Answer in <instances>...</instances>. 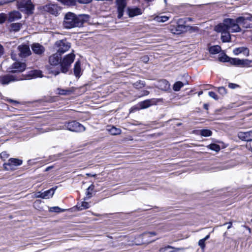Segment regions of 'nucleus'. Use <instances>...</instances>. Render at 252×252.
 <instances>
[{
    "instance_id": "nucleus-50",
    "label": "nucleus",
    "mask_w": 252,
    "mask_h": 252,
    "mask_svg": "<svg viewBox=\"0 0 252 252\" xmlns=\"http://www.w3.org/2000/svg\"><path fill=\"white\" fill-rule=\"evenodd\" d=\"M14 0H0V5H2L9 2H12Z\"/></svg>"
},
{
    "instance_id": "nucleus-16",
    "label": "nucleus",
    "mask_w": 252,
    "mask_h": 252,
    "mask_svg": "<svg viewBox=\"0 0 252 252\" xmlns=\"http://www.w3.org/2000/svg\"><path fill=\"white\" fill-rule=\"evenodd\" d=\"M19 55L21 58H26L31 54L30 47L27 45H20L18 47Z\"/></svg>"
},
{
    "instance_id": "nucleus-1",
    "label": "nucleus",
    "mask_w": 252,
    "mask_h": 252,
    "mask_svg": "<svg viewBox=\"0 0 252 252\" xmlns=\"http://www.w3.org/2000/svg\"><path fill=\"white\" fill-rule=\"evenodd\" d=\"M89 19L88 15L82 14L77 16L72 12H68L64 16L63 26L66 29L81 27Z\"/></svg>"
},
{
    "instance_id": "nucleus-39",
    "label": "nucleus",
    "mask_w": 252,
    "mask_h": 252,
    "mask_svg": "<svg viewBox=\"0 0 252 252\" xmlns=\"http://www.w3.org/2000/svg\"><path fill=\"white\" fill-rule=\"evenodd\" d=\"M171 249H173V248L170 246H168L160 249L159 251V252H176L174 250H169Z\"/></svg>"
},
{
    "instance_id": "nucleus-25",
    "label": "nucleus",
    "mask_w": 252,
    "mask_h": 252,
    "mask_svg": "<svg viewBox=\"0 0 252 252\" xmlns=\"http://www.w3.org/2000/svg\"><path fill=\"white\" fill-rule=\"evenodd\" d=\"M56 189L57 187H56L55 188H53L43 192L42 198L49 199L51 198L54 195L55 190Z\"/></svg>"
},
{
    "instance_id": "nucleus-45",
    "label": "nucleus",
    "mask_w": 252,
    "mask_h": 252,
    "mask_svg": "<svg viewBox=\"0 0 252 252\" xmlns=\"http://www.w3.org/2000/svg\"><path fill=\"white\" fill-rule=\"evenodd\" d=\"M218 92L220 94L222 95L226 94V89L223 87H219L218 88Z\"/></svg>"
},
{
    "instance_id": "nucleus-51",
    "label": "nucleus",
    "mask_w": 252,
    "mask_h": 252,
    "mask_svg": "<svg viewBox=\"0 0 252 252\" xmlns=\"http://www.w3.org/2000/svg\"><path fill=\"white\" fill-rule=\"evenodd\" d=\"M92 195V193L90 192V190H87L86 192V197L84 198L85 200L89 199L90 198H91Z\"/></svg>"
},
{
    "instance_id": "nucleus-31",
    "label": "nucleus",
    "mask_w": 252,
    "mask_h": 252,
    "mask_svg": "<svg viewBox=\"0 0 252 252\" xmlns=\"http://www.w3.org/2000/svg\"><path fill=\"white\" fill-rule=\"evenodd\" d=\"M169 17L166 16H158L155 18V20L159 23H163L169 19Z\"/></svg>"
},
{
    "instance_id": "nucleus-22",
    "label": "nucleus",
    "mask_w": 252,
    "mask_h": 252,
    "mask_svg": "<svg viewBox=\"0 0 252 252\" xmlns=\"http://www.w3.org/2000/svg\"><path fill=\"white\" fill-rule=\"evenodd\" d=\"M21 14L18 11H14L9 14L8 21L10 22L15 21L21 18Z\"/></svg>"
},
{
    "instance_id": "nucleus-60",
    "label": "nucleus",
    "mask_w": 252,
    "mask_h": 252,
    "mask_svg": "<svg viewBox=\"0 0 252 252\" xmlns=\"http://www.w3.org/2000/svg\"><path fill=\"white\" fill-rule=\"evenodd\" d=\"M87 176H92V177H95L96 176V174H94V175H92L90 173H87L86 174Z\"/></svg>"
},
{
    "instance_id": "nucleus-42",
    "label": "nucleus",
    "mask_w": 252,
    "mask_h": 252,
    "mask_svg": "<svg viewBox=\"0 0 252 252\" xmlns=\"http://www.w3.org/2000/svg\"><path fill=\"white\" fill-rule=\"evenodd\" d=\"M0 158L3 160H5L6 159H7L9 157V155L8 154H7L6 152L4 151V152H2L0 154Z\"/></svg>"
},
{
    "instance_id": "nucleus-55",
    "label": "nucleus",
    "mask_w": 252,
    "mask_h": 252,
    "mask_svg": "<svg viewBox=\"0 0 252 252\" xmlns=\"http://www.w3.org/2000/svg\"><path fill=\"white\" fill-rule=\"evenodd\" d=\"M7 101L10 103H16V104L19 103V102L18 101H17L16 100H12L11 99H8L7 100Z\"/></svg>"
},
{
    "instance_id": "nucleus-54",
    "label": "nucleus",
    "mask_w": 252,
    "mask_h": 252,
    "mask_svg": "<svg viewBox=\"0 0 252 252\" xmlns=\"http://www.w3.org/2000/svg\"><path fill=\"white\" fill-rule=\"evenodd\" d=\"M43 195V192L40 191L37 192L35 194V197L36 198H41Z\"/></svg>"
},
{
    "instance_id": "nucleus-47",
    "label": "nucleus",
    "mask_w": 252,
    "mask_h": 252,
    "mask_svg": "<svg viewBox=\"0 0 252 252\" xmlns=\"http://www.w3.org/2000/svg\"><path fill=\"white\" fill-rule=\"evenodd\" d=\"M228 86V87L231 89H235L239 87V86L238 85L232 83H229Z\"/></svg>"
},
{
    "instance_id": "nucleus-24",
    "label": "nucleus",
    "mask_w": 252,
    "mask_h": 252,
    "mask_svg": "<svg viewBox=\"0 0 252 252\" xmlns=\"http://www.w3.org/2000/svg\"><path fill=\"white\" fill-rule=\"evenodd\" d=\"M28 79H31L32 78H35L38 77H42V72L38 70H31L29 72L27 75Z\"/></svg>"
},
{
    "instance_id": "nucleus-37",
    "label": "nucleus",
    "mask_w": 252,
    "mask_h": 252,
    "mask_svg": "<svg viewBox=\"0 0 252 252\" xmlns=\"http://www.w3.org/2000/svg\"><path fill=\"white\" fill-rule=\"evenodd\" d=\"M211 150L215 151L216 152H218L220 150V147L219 145L216 144H211L208 146Z\"/></svg>"
},
{
    "instance_id": "nucleus-20",
    "label": "nucleus",
    "mask_w": 252,
    "mask_h": 252,
    "mask_svg": "<svg viewBox=\"0 0 252 252\" xmlns=\"http://www.w3.org/2000/svg\"><path fill=\"white\" fill-rule=\"evenodd\" d=\"M127 12L129 17H133L142 13V10L137 7L130 8L128 7L127 9Z\"/></svg>"
},
{
    "instance_id": "nucleus-19",
    "label": "nucleus",
    "mask_w": 252,
    "mask_h": 252,
    "mask_svg": "<svg viewBox=\"0 0 252 252\" xmlns=\"http://www.w3.org/2000/svg\"><path fill=\"white\" fill-rule=\"evenodd\" d=\"M32 49L34 53L41 55L45 51L44 47L39 43H34L32 46Z\"/></svg>"
},
{
    "instance_id": "nucleus-36",
    "label": "nucleus",
    "mask_w": 252,
    "mask_h": 252,
    "mask_svg": "<svg viewBox=\"0 0 252 252\" xmlns=\"http://www.w3.org/2000/svg\"><path fill=\"white\" fill-rule=\"evenodd\" d=\"M212 134V131L209 129H202L200 130V134L204 137L210 136Z\"/></svg>"
},
{
    "instance_id": "nucleus-5",
    "label": "nucleus",
    "mask_w": 252,
    "mask_h": 252,
    "mask_svg": "<svg viewBox=\"0 0 252 252\" xmlns=\"http://www.w3.org/2000/svg\"><path fill=\"white\" fill-rule=\"evenodd\" d=\"M17 6L21 11H25L28 14L32 13L34 6L31 0H19L17 1Z\"/></svg>"
},
{
    "instance_id": "nucleus-64",
    "label": "nucleus",
    "mask_w": 252,
    "mask_h": 252,
    "mask_svg": "<svg viewBox=\"0 0 252 252\" xmlns=\"http://www.w3.org/2000/svg\"><path fill=\"white\" fill-rule=\"evenodd\" d=\"M231 226V223L230 222V225H228V226L227 227V229H229Z\"/></svg>"
},
{
    "instance_id": "nucleus-26",
    "label": "nucleus",
    "mask_w": 252,
    "mask_h": 252,
    "mask_svg": "<svg viewBox=\"0 0 252 252\" xmlns=\"http://www.w3.org/2000/svg\"><path fill=\"white\" fill-rule=\"evenodd\" d=\"M158 87L161 90L163 91H167L170 88V84L169 82L166 80H161L158 82Z\"/></svg>"
},
{
    "instance_id": "nucleus-62",
    "label": "nucleus",
    "mask_w": 252,
    "mask_h": 252,
    "mask_svg": "<svg viewBox=\"0 0 252 252\" xmlns=\"http://www.w3.org/2000/svg\"><path fill=\"white\" fill-rule=\"evenodd\" d=\"M203 94V92L202 91H200L198 93V96H200V95H201L202 94Z\"/></svg>"
},
{
    "instance_id": "nucleus-57",
    "label": "nucleus",
    "mask_w": 252,
    "mask_h": 252,
    "mask_svg": "<svg viewBox=\"0 0 252 252\" xmlns=\"http://www.w3.org/2000/svg\"><path fill=\"white\" fill-rule=\"evenodd\" d=\"M53 168V166H48L47 167L45 170V171H49L50 170H51V169H52Z\"/></svg>"
},
{
    "instance_id": "nucleus-46",
    "label": "nucleus",
    "mask_w": 252,
    "mask_h": 252,
    "mask_svg": "<svg viewBox=\"0 0 252 252\" xmlns=\"http://www.w3.org/2000/svg\"><path fill=\"white\" fill-rule=\"evenodd\" d=\"M209 95L212 98H214L215 100H218L219 99L217 95L214 92H209L208 93Z\"/></svg>"
},
{
    "instance_id": "nucleus-48",
    "label": "nucleus",
    "mask_w": 252,
    "mask_h": 252,
    "mask_svg": "<svg viewBox=\"0 0 252 252\" xmlns=\"http://www.w3.org/2000/svg\"><path fill=\"white\" fill-rule=\"evenodd\" d=\"M91 1L92 0H74V4L76 1L80 3H88Z\"/></svg>"
},
{
    "instance_id": "nucleus-53",
    "label": "nucleus",
    "mask_w": 252,
    "mask_h": 252,
    "mask_svg": "<svg viewBox=\"0 0 252 252\" xmlns=\"http://www.w3.org/2000/svg\"><path fill=\"white\" fill-rule=\"evenodd\" d=\"M141 61L144 63H147L149 61V57L147 56H145L141 58Z\"/></svg>"
},
{
    "instance_id": "nucleus-14",
    "label": "nucleus",
    "mask_w": 252,
    "mask_h": 252,
    "mask_svg": "<svg viewBox=\"0 0 252 252\" xmlns=\"http://www.w3.org/2000/svg\"><path fill=\"white\" fill-rule=\"evenodd\" d=\"M118 11V18L121 19L124 15V10L126 6V0H116Z\"/></svg>"
},
{
    "instance_id": "nucleus-7",
    "label": "nucleus",
    "mask_w": 252,
    "mask_h": 252,
    "mask_svg": "<svg viewBox=\"0 0 252 252\" xmlns=\"http://www.w3.org/2000/svg\"><path fill=\"white\" fill-rule=\"evenodd\" d=\"M62 61V55L56 52L49 57V65L47 66L49 73L50 72V67H52V69H54V67L57 66L58 67L60 65Z\"/></svg>"
},
{
    "instance_id": "nucleus-27",
    "label": "nucleus",
    "mask_w": 252,
    "mask_h": 252,
    "mask_svg": "<svg viewBox=\"0 0 252 252\" xmlns=\"http://www.w3.org/2000/svg\"><path fill=\"white\" fill-rule=\"evenodd\" d=\"M74 73L77 77H79L81 75V66L79 61H77L74 64Z\"/></svg>"
},
{
    "instance_id": "nucleus-29",
    "label": "nucleus",
    "mask_w": 252,
    "mask_h": 252,
    "mask_svg": "<svg viewBox=\"0 0 252 252\" xmlns=\"http://www.w3.org/2000/svg\"><path fill=\"white\" fill-rule=\"evenodd\" d=\"M209 52L212 54H216L221 51V47L219 45L211 46L209 49Z\"/></svg>"
},
{
    "instance_id": "nucleus-63",
    "label": "nucleus",
    "mask_w": 252,
    "mask_h": 252,
    "mask_svg": "<svg viewBox=\"0 0 252 252\" xmlns=\"http://www.w3.org/2000/svg\"><path fill=\"white\" fill-rule=\"evenodd\" d=\"M149 92H148V91H145L144 94H145V95H147V94H149Z\"/></svg>"
},
{
    "instance_id": "nucleus-10",
    "label": "nucleus",
    "mask_w": 252,
    "mask_h": 252,
    "mask_svg": "<svg viewBox=\"0 0 252 252\" xmlns=\"http://www.w3.org/2000/svg\"><path fill=\"white\" fill-rule=\"evenodd\" d=\"M22 160L18 158H10L7 162L4 163L3 164V167L5 170H14L13 166H17L20 165L22 164Z\"/></svg>"
},
{
    "instance_id": "nucleus-49",
    "label": "nucleus",
    "mask_w": 252,
    "mask_h": 252,
    "mask_svg": "<svg viewBox=\"0 0 252 252\" xmlns=\"http://www.w3.org/2000/svg\"><path fill=\"white\" fill-rule=\"evenodd\" d=\"M155 232H146L143 234V236L145 237H149L156 235Z\"/></svg>"
},
{
    "instance_id": "nucleus-2",
    "label": "nucleus",
    "mask_w": 252,
    "mask_h": 252,
    "mask_svg": "<svg viewBox=\"0 0 252 252\" xmlns=\"http://www.w3.org/2000/svg\"><path fill=\"white\" fill-rule=\"evenodd\" d=\"M75 57L73 51L70 54L64 56L63 58L60 65L56 69H52V67H50V72L55 76L60 74L61 72L66 73L71 67V64L74 62Z\"/></svg>"
},
{
    "instance_id": "nucleus-18",
    "label": "nucleus",
    "mask_w": 252,
    "mask_h": 252,
    "mask_svg": "<svg viewBox=\"0 0 252 252\" xmlns=\"http://www.w3.org/2000/svg\"><path fill=\"white\" fill-rule=\"evenodd\" d=\"M238 137L242 140L246 141H252V131L247 132H239L238 133Z\"/></svg>"
},
{
    "instance_id": "nucleus-28",
    "label": "nucleus",
    "mask_w": 252,
    "mask_h": 252,
    "mask_svg": "<svg viewBox=\"0 0 252 252\" xmlns=\"http://www.w3.org/2000/svg\"><path fill=\"white\" fill-rule=\"evenodd\" d=\"M221 39L223 42H229L231 39L229 31L221 33Z\"/></svg>"
},
{
    "instance_id": "nucleus-40",
    "label": "nucleus",
    "mask_w": 252,
    "mask_h": 252,
    "mask_svg": "<svg viewBox=\"0 0 252 252\" xmlns=\"http://www.w3.org/2000/svg\"><path fill=\"white\" fill-rule=\"evenodd\" d=\"M65 210V209H62L59 207H53L50 209V211L51 212H55L57 213L64 212Z\"/></svg>"
},
{
    "instance_id": "nucleus-59",
    "label": "nucleus",
    "mask_w": 252,
    "mask_h": 252,
    "mask_svg": "<svg viewBox=\"0 0 252 252\" xmlns=\"http://www.w3.org/2000/svg\"><path fill=\"white\" fill-rule=\"evenodd\" d=\"M210 238V234L207 235L205 238H203V239L205 241H206Z\"/></svg>"
},
{
    "instance_id": "nucleus-6",
    "label": "nucleus",
    "mask_w": 252,
    "mask_h": 252,
    "mask_svg": "<svg viewBox=\"0 0 252 252\" xmlns=\"http://www.w3.org/2000/svg\"><path fill=\"white\" fill-rule=\"evenodd\" d=\"M55 47L57 52L62 55L69 50L71 47V44L66 40H61L56 42Z\"/></svg>"
},
{
    "instance_id": "nucleus-61",
    "label": "nucleus",
    "mask_w": 252,
    "mask_h": 252,
    "mask_svg": "<svg viewBox=\"0 0 252 252\" xmlns=\"http://www.w3.org/2000/svg\"><path fill=\"white\" fill-rule=\"evenodd\" d=\"M208 107V105L207 104H204V108L207 110Z\"/></svg>"
},
{
    "instance_id": "nucleus-33",
    "label": "nucleus",
    "mask_w": 252,
    "mask_h": 252,
    "mask_svg": "<svg viewBox=\"0 0 252 252\" xmlns=\"http://www.w3.org/2000/svg\"><path fill=\"white\" fill-rule=\"evenodd\" d=\"M22 27V24L19 23H12L10 25L11 30L14 32H18Z\"/></svg>"
},
{
    "instance_id": "nucleus-43",
    "label": "nucleus",
    "mask_w": 252,
    "mask_h": 252,
    "mask_svg": "<svg viewBox=\"0 0 252 252\" xmlns=\"http://www.w3.org/2000/svg\"><path fill=\"white\" fill-rule=\"evenodd\" d=\"M7 18L6 15L4 13L0 14V24L3 23L5 22Z\"/></svg>"
},
{
    "instance_id": "nucleus-58",
    "label": "nucleus",
    "mask_w": 252,
    "mask_h": 252,
    "mask_svg": "<svg viewBox=\"0 0 252 252\" xmlns=\"http://www.w3.org/2000/svg\"><path fill=\"white\" fill-rule=\"evenodd\" d=\"M94 189V186L91 185L90 186L88 189L87 190H92Z\"/></svg>"
},
{
    "instance_id": "nucleus-3",
    "label": "nucleus",
    "mask_w": 252,
    "mask_h": 252,
    "mask_svg": "<svg viewBox=\"0 0 252 252\" xmlns=\"http://www.w3.org/2000/svg\"><path fill=\"white\" fill-rule=\"evenodd\" d=\"M60 128L67 129L69 131L76 132H81L85 130V127L75 121L66 123L62 126H61Z\"/></svg>"
},
{
    "instance_id": "nucleus-12",
    "label": "nucleus",
    "mask_w": 252,
    "mask_h": 252,
    "mask_svg": "<svg viewBox=\"0 0 252 252\" xmlns=\"http://www.w3.org/2000/svg\"><path fill=\"white\" fill-rule=\"evenodd\" d=\"M22 78H20L16 76L10 74H6L0 77V82L2 85H8L9 83L19 80H22Z\"/></svg>"
},
{
    "instance_id": "nucleus-52",
    "label": "nucleus",
    "mask_w": 252,
    "mask_h": 252,
    "mask_svg": "<svg viewBox=\"0 0 252 252\" xmlns=\"http://www.w3.org/2000/svg\"><path fill=\"white\" fill-rule=\"evenodd\" d=\"M4 49L2 45L0 44V58L4 54Z\"/></svg>"
},
{
    "instance_id": "nucleus-17",
    "label": "nucleus",
    "mask_w": 252,
    "mask_h": 252,
    "mask_svg": "<svg viewBox=\"0 0 252 252\" xmlns=\"http://www.w3.org/2000/svg\"><path fill=\"white\" fill-rule=\"evenodd\" d=\"M226 21V19H225L223 20V23H220L215 27V31L218 32L223 33L224 32L229 31V25L225 23V21Z\"/></svg>"
},
{
    "instance_id": "nucleus-9",
    "label": "nucleus",
    "mask_w": 252,
    "mask_h": 252,
    "mask_svg": "<svg viewBox=\"0 0 252 252\" xmlns=\"http://www.w3.org/2000/svg\"><path fill=\"white\" fill-rule=\"evenodd\" d=\"M26 68V64L24 63L16 62L9 68L8 71L11 73L21 72L24 71Z\"/></svg>"
},
{
    "instance_id": "nucleus-30",
    "label": "nucleus",
    "mask_w": 252,
    "mask_h": 252,
    "mask_svg": "<svg viewBox=\"0 0 252 252\" xmlns=\"http://www.w3.org/2000/svg\"><path fill=\"white\" fill-rule=\"evenodd\" d=\"M107 130L112 135H118L121 133V130L115 126H112L111 128L107 129Z\"/></svg>"
},
{
    "instance_id": "nucleus-41",
    "label": "nucleus",
    "mask_w": 252,
    "mask_h": 252,
    "mask_svg": "<svg viewBox=\"0 0 252 252\" xmlns=\"http://www.w3.org/2000/svg\"><path fill=\"white\" fill-rule=\"evenodd\" d=\"M89 207H90L89 204L88 202H85V201L82 202V204H81V206L78 207L79 209L80 210H82L83 209H87V208H89Z\"/></svg>"
},
{
    "instance_id": "nucleus-35",
    "label": "nucleus",
    "mask_w": 252,
    "mask_h": 252,
    "mask_svg": "<svg viewBox=\"0 0 252 252\" xmlns=\"http://www.w3.org/2000/svg\"><path fill=\"white\" fill-rule=\"evenodd\" d=\"M145 85L144 82L141 80H139L133 84V87L136 89H141L144 87Z\"/></svg>"
},
{
    "instance_id": "nucleus-38",
    "label": "nucleus",
    "mask_w": 252,
    "mask_h": 252,
    "mask_svg": "<svg viewBox=\"0 0 252 252\" xmlns=\"http://www.w3.org/2000/svg\"><path fill=\"white\" fill-rule=\"evenodd\" d=\"M62 3L66 5H74V0H58Z\"/></svg>"
},
{
    "instance_id": "nucleus-8",
    "label": "nucleus",
    "mask_w": 252,
    "mask_h": 252,
    "mask_svg": "<svg viewBox=\"0 0 252 252\" xmlns=\"http://www.w3.org/2000/svg\"><path fill=\"white\" fill-rule=\"evenodd\" d=\"M237 22L244 28H252V16H240L237 18Z\"/></svg>"
},
{
    "instance_id": "nucleus-32",
    "label": "nucleus",
    "mask_w": 252,
    "mask_h": 252,
    "mask_svg": "<svg viewBox=\"0 0 252 252\" xmlns=\"http://www.w3.org/2000/svg\"><path fill=\"white\" fill-rule=\"evenodd\" d=\"M58 94L61 95H69L72 94L73 91L71 89L64 90L58 89Z\"/></svg>"
},
{
    "instance_id": "nucleus-56",
    "label": "nucleus",
    "mask_w": 252,
    "mask_h": 252,
    "mask_svg": "<svg viewBox=\"0 0 252 252\" xmlns=\"http://www.w3.org/2000/svg\"><path fill=\"white\" fill-rule=\"evenodd\" d=\"M182 19H185L186 20V23L188 21H192V18H182Z\"/></svg>"
},
{
    "instance_id": "nucleus-13",
    "label": "nucleus",
    "mask_w": 252,
    "mask_h": 252,
    "mask_svg": "<svg viewBox=\"0 0 252 252\" xmlns=\"http://www.w3.org/2000/svg\"><path fill=\"white\" fill-rule=\"evenodd\" d=\"M231 64L240 66L241 67H249L251 63H252V60L248 59H239L237 58L231 59L229 60Z\"/></svg>"
},
{
    "instance_id": "nucleus-15",
    "label": "nucleus",
    "mask_w": 252,
    "mask_h": 252,
    "mask_svg": "<svg viewBox=\"0 0 252 252\" xmlns=\"http://www.w3.org/2000/svg\"><path fill=\"white\" fill-rule=\"evenodd\" d=\"M43 9L44 11L49 12V13L57 15L60 8L57 4L50 3L46 4L43 7Z\"/></svg>"
},
{
    "instance_id": "nucleus-11",
    "label": "nucleus",
    "mask_w": 252,
    "mask_h": 252,
    "mask_svg": "<svg viewBox=\"0 0 252 252\" xmlns=\"http://www.w3.org/2000/svg\"><path fill=\"white\" fill-rule=\"evenodd\" d=\"M225 23L229 25V31L232 32H240L241 30L240 25L237 22V19L236 20L227 18L225 21Z\"/></svg>"
},
{
    "instance_id": "nucleus-23",
    "label": "nucleus",
    "mask_w": 252,
    "mask_h": 252,
    "mask_svg": "<svg viewBox=\"0 0 252 252\" xmlns=\"http://www.w3.org/2000/svg\"><path fill=\"white\" fill-rule=\"evenodd\" d=\"M233 53L236 55H238L240 53H243L244 55L248 56L249 54V50L247 48L241 47L234 49Z\"/></svg>"
},
{
    "instance_id": "nucleus-44",
    "label": "nucleus",
    "mask_w": 252,
    "mask_h": 252,
    "mask_svg": "<svg viewBox=\"0 0 252 252\" xmlns=\"http://www.w3.org/2000/svg\"><path fill=\"white\" fill-rule=\"evenodd\" d=\"M205 241L203 239H200L198 242V245L202 250L204 249L205 247Z\"/></svg>"
},
{
    "instance_id": "nucleus-4",
    "label": "nucleus",
    "mask_w": 252,
    "mask_h": 252,
    "mask_svg": "<svg viewBox=\"0 0 252 252\" xmlns=\"http://www.w3.org/2000/svg\"><path fill=\"white\" fill-rule=\"evenodd\" d=\"M186 20L179 19L176 25H170L169 30L173 34H179L187 31L188 27L185 25Z\"/></svg>"
},
{
    "instance_id": "nucleus-21",
    "label": "nucleus",
    "mask_w": 252,
    "mask_h": 252,
    "mask_svg": "<svg viewBox=\"0 0 252 252\" xmlns=\"http://www.w3.org/2000/svg\"><path fill=\"white\" fill-rule=\"evenodd\" d=\"M156 101L155 99H147L140 102L139 104L141 109H145L150 106L156 104Z\"/></svg>"
},
{
    "instance_id": "nucleus-34",
    "label": "nucleus",
    "mask_w": 252,
    "mask_h": 252,
    "mask_svg": "<svg viewBox=\"0 0 252 252\" xmlns=\"http://www.w3.org/2000/svg\"><path fill=\"white\" fill-rule=\"evenodd\" d=\"M184 86V84L181 81L176 82L173 85V89L175 91H179L182 87Z\"/></svg>"
}]
</instances>
